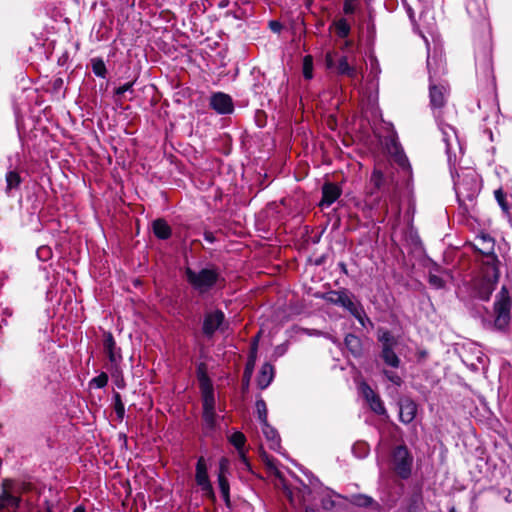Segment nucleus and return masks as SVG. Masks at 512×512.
Wrapping results in <instances>:
<instances>
[{
  "label": "nucleus",
  "instance_id": "nucleus-1",
  "mask_svg": "<svg viewBox=\"0 0 512 512\" xmlns=\"http://www.w3.org/2000/svg\"><path fill=\"white\" fill-rule=\"evenodd\" d=\"M199 382L202 391L203 420L207 428L213 429L216 425L215 397L210 380L199 370Z\"/></svg>",
  "mask_w": 512,
  "mask_h": 512
},
{
  "label": "nucleus",
  "instance_id": "nucleus-2",
  "mask_svg": "<svg viewBox=\"0 0 512 512\" xmlns=\"http://www.w3.org/2000/svg\"><path fill=\"white\" fill-rule=\"evenodd\" d=\"M497 259L489 257L488 265H484L483 278L478 283V294L482 299H488L499 279Z\"/></svg>",
  "mask_w": 512,
  "mask_h": 512
},
{
  "label": "nucleus",
  "instance_id": "nucleus-3",
  "mask_svg": "<svg viewBox=\"0 0 512 512\" xmlns=\"http://www.w3.org/2000/svg\"><path fill=\"white\" fill-rule=\"evenodd\" d=\"M511 298L505 287H502L497 294L495 302V320L494 325L498 329H504L510 321Z\"/></svg>",
  "mask_w": 512,
  "mask_h": 512
},
{
  "label": "nucleus",
  "instance_id": "nucleus-4",
  "mask_svg": "<svg viewBox=\"0 0 512 512\" xmlns=\"http://www.w3.org/2000/svg\"><path fill=\"white\" fill-rule=\"evenodd\" d=\"M189 283L197 290L203 292L209 289L217 280V273L213 269H201L199 271L186 269Z\"/></svg>",
  "mask_w": 512,
  "mask_h": 512
},
{
  "label": "nucleus",
  "instance_id": "nucleus-5",
  "mask_svg": "<svg viewBox=\"0 0 512 512\" xmlns=\"http://www.w3.org/2000/svg\"><path fill=\"white\" fill-rule=\"evenodd\" d=\"M413 457L405 446H398L392 456L393 469L402 478H407L411 473Z\"/></svg>",
  "mask_w": 512,
  "mask_h": 512
},
{
  "label": "nucleus",
  "instance_id": "nucleus-6",
  "mask_svg": "<svg viewBox=\"0 0 512 512\" xmlns=\"http://www.w3.org/2000/svg\"><path fill=\"white\" fill-rule=\"evenodd\" d=\"M379 341L382 343V357L386 364L398 367L400 360L394 352L398 341L387 331L379 332Z\"/></svg>",
  "mask_w": 512,
  "mask_h": 512
},
{
  "label": "nucleus",
  "instance_id": "nucleus-7",
  "mask_svg": "<svg viewBox=\"0 0 512 512\" xmlns=\"http://www.w3.org/2000/svg\"><path fill=\"white\" fill-rule=\"evenodd\" d=\"M103 350L108 358L107 369L120 367L123 361L121 348L117 347L111 332H104Z\"/></svg>",
  "mask_w": 512,
  "mask_h": 512
},
{
  "label": "nucleus",
  "instance_id": "nucleus-8",
  "mask_svg": "<svg viewBox=\"0 0 512 512\" xmlns=\"http://www.w3.org/2000/svg\"><path fill=\"white\" fill-rule=\"evenodd\" d=\"M336 303H339L348 311L351 312L359 321V323L365 327L366 322L371 324L370 320L366 317L364 311L361 307H359L356 303L352 301V299L346 294H338L337 298L334 300Z\"/></svg>",
  "mask_w": 512,
  "mask_h": 512
},
{
  "label": "nucleus",
  "instance_id": "nucleus-9",
  "mask_svg": "<svg viewBox=\"0 0 512 512\" xmlns=\"http://www.w3.org/2000/svg\"><path fill=\"white\" fill-rule=\"evenodd\" d=\"M223 320L224 314L221 311L215 310L208 312L204 319L203 332L208 336L212 335L218 328H220Z\"/></svg>",
  "mask_w": 512,
  "mask_h": 512
},
{
  "label": "nucleus",
  "instance_id": "nucleus-10",
  "mask_svg": "<svg viewBox=\"0 0 512 512\" xmlns=\"http://www.w3.org/2000/svg\"><path fill=\"white\" fill-rule=\"evenodd\" d=\"M196 481L199 486H201L202 490L208 496H213L212 486L209 482L207 475V467L204 459L201 457L197 462L196 467Z\"/></svg>",
  "mask_w": 512,
  "mask_h": 512
},
{
  "label": "nucleus",
  "instance_id": "nucleus-11",
  "mask_svg": "<svg viewBox=\"0 0 512 512\" xmlns=\"http://www.w3.org/2000/svg\"><path fill=\"white\" fill-rule=\"evenodd\" d=\"M474 248L486 256V261L484 262V265H488L489 257H494L496 259V256L493 254L494 250V241L493 239L488 235H481L478 236L475 239L474 242Z\"/></svg>",
  "mask_w": 512,
  "mask_h": 512
},
{
  "label": "nucleus",
  "instance_id": "nucleus-12",
  "mask_svg": "<svg viewBox=\"0 0 512 512\" xmlns=\"http://www.w3.org/2000/svg\"><path fill=\"white\" fill-rule=\"evenodd\" d=\"M7 484L8 480H4L2 483L3 492L0 495V510L7 509L8 512H16L19 507L20 498L7 491Z\"/></svg>",
  "mask_w": 512,
  "mask_h": 512
},
{
  "label": "nucleus",
  "instance_id": "nucleus-13",
  "mask_svg": "<svg viewBox=\"0 0 512 512\" xmlns=\"http://www.w3.org/2000/svg\"><path fill=\"white\" fill-rule=\"evenodd\" d=\"M211 106L218 113L226 114L230 113L233 110L232 100L231 98L224 93H216L211 97L210 101Z\"/></svg>",
  "mask_w": 512,
  "mask_h": 512
},
{
  "label": "nucleus",
  "instance_id": "nucleus-14",
  "mask_svg": "<svg viewBox=\"0 0 512 512\" xmlns=\"http://www.w3.org/2000/svg\"><path fill=\"white\" fill-rule=\"evenodd\" d=\"M360 389L370 408L377 414H384L385 408L379 396L367 384H361Z\"/></svg>",
  "mask_w": 512,
  "mask_h": 512
},
{
  "label": "nucleus",
  "instance_id": "nucleus-15",
  "mask_svg": "<svg viewBox=\"0 0 512 512\" xmlns=\"http://www.w3.org/2000/svg\"><path fill=\"white\" fill-rule=\"evenodd\" d=\"M417 406L410 399H404L400 402L399 416L403 423H410L416 416Z\"/></svg>",
  "mask_w": 512,
  "mask_h": 512
},
{
  "label": "nucleus",
  "instance_id": "nucleus-16",
  "mask_svg": "<svg viewBox=\"0 0 512 512\" xmlns=\"http://www.w3.org/2000/svg\"><path fill=\"white\" fill-rule=\"evenodd\" d=\"M6 187L5 194L7 196H13V191H18L23 182V178L20 173L16 170L8 171L5 175Z\"/></svg>",
  "mask_w": 512,
  "mask_h": 512
},
{
  "label": "nucleus",
  "instance_id": "nucleus-17",
  "mask_svg": "<svg viewBox=\"0 0 512 512\" xmlns=\"http://www.w3.org/2000/svg\"><path fill=\"white\" fill-rule=\"evenodd\" d=\"M467 176L470 177L472 181L470 187H467L468 185L465 183L464 179L459 178L457 181H455V189L458 195L468 192L466 197L472 198L478 191V184L472 173Z\"/></svg>",
  "mask_w": 512,
  "mask_h": 512
},
{
  "label": "nucleus",
  "instance_id": "nucleus-18",
  "mask_svg": "<svg viewBox=\"0 0 512 512\" xmlns=\"http://www.w3.org/2000/svg\"><path fill=\"white\" fill-rule=\"evenodd\" d=\"M446 87L443 85H430V102L433 107L440 108L445 103Z\"/></svg>",
  "mask_w": 512,
  "mask_h": 512
},
{
  "label": "nucleus",
  "instance_id": "nucleus-19",
  "mask_svg": "<svg viewBox=\"0 0 512 512\" xmlns=\"http://www.w3.org/2000/svg\"><path fill=\"white\" fill-rule=\"evenodd\" d=\"M340 196L339 188L334 184H326L323 187L322 206H330Z\"/></svg>",
  "mask_w": 512,
  "mask_h": 512
},
{
  "label": "nucleus",
  "instance_id": "nucleus-20",
  "mask_svg": "<svg viewBox=\"0 0 512 512\" xmlns=\"http://www.w3.org/2000/svg\"><path fill=\"white\" fill-rule=\"evenodd\" d=\"M273 375H274L273 367L270 364L265 363L262 366L260 373L258 375V378H257L258 386L261 389H265L271 383V381L273 379Z\"/></svg>",
  "mask_w": 512,
  "mask_h": 512
},
{
  "label": "nucleus",
  "instance_id": "nucleus-21",
  "mask_svg": "<svg viewBox=\"0 0 512 512\" xmlns=\"http://www.w3.org/2000/svg\"><path fill=\"white\" fill-rule=\"evenodd\" d=\"M262 431L266 439L269 441L270 447L272 449H277L280 447V441L277 432L267 422L262 423Z\"/></svg>",
  "mask_w": 512,
  "mask_h": 512
},
{
  "label": "nucleus",
  "instance_id": "nucleus-22",
  "mask_svg": "<svg viewBox=\"0 0 512 512\" xmlns=\"http://www.w3.org/2000/svg\"><path fill=\"white\" fill-rule=\"evenodd\" d=\"M229 441L231 442L232 445L235 446V448L238 450L239 456L245 461V453L243 450V446L246 441V438L244 434L237 431L230 436Z\"/></svg>",
  "mask_w": 512,
  "mask_h": 512
},
{
  "label": "nucleus",
  "instance_id": "nucleus-23",
  "mask_svg": "<svg viewBox=\"0 0 512 512\" xmlns=\"http://www.w3.org/2000/svg\"><path fill=\"white\" fill-rule=\"evenodd\" d=\"M153 230H154L155 235L162 239L168 238L171 233L169 225L161 219L156 220L153 223Z\"/></svg>",
  "mask_w": 512,
  "mask_h": 512
},
{
  "label": "nucleus",
  "instance_id": "nucleus-24",
  "mask_svg": "<svg viewBox=\"0 0 512 512\" xmlns=\"http://www.w3.org/2000/svg\"><path fill=\"white\" fill-rule=\"evenodd\" d=\"M113 399H114V410L117 416V420L119 422H122L125 416V406L122 401L121 395L119 392L114 391L113 392Z\"/></svg>",
  "mask_w": 512,
  "mask_h": 512
},
{
  "label": "nucleus",
  "instance_id": "nucleus-25",
  "mask_svg": "<svg viewBox=\"0 0 512 512\" xmlns=\"http://www.w3.org/2000/svg\"><path fill=\"white\" fill-rule=\"evenodd\" d=\"M256 360V343L253 346L252 353L250 359L247 363L246 370L244 373V385L247 387L249 385L250 378L253 373L254 365Z\"/></svg>",
  "mask_w": 512,
  "mask_h": 512
},
{
  "label": "nucleus",
  "instance_id": "nucleus-26",
  "mask_svg": "<svg viewBox=\"0 0 512 512\" xmlns=\"http://www.w3.org/2000/svg\"><path fill=\"white\" fill-rule=\"evenodd\" d=\"M91 67H92L93 73L97 77L104 78L106 76L107 70H106V66H105V63L102 58H92L91 59Z\"/></svg>",
  "mask_w": 512,
  "mask_h": 512
},
{
  "label": "nucleus",
  "instance_id": "nucleus-27",
  "mask_svg": "<svg viewBox=\"0 0 512 512\" xmlns=\"http://www.w3.org/2000/svg\"><path fill=\"white\" fill-rule=\"evenodd\" d=\"M108 370L110 371L111 378H112L115 386L119 389H123L125 387L126 383H125V379L123 376V371H122L121 366L112 368V369H108Z\"/></svg>",
  "mask_w": 512,
  "mask_h": 512
},
{
  "label": "nucleus",
  "instance_id": "nucleus-28",
  "mask_svg": "<svg viewBox=\"0 0 512 512\" xmlns=\"http://www.w3.org/2000/svg\"><path fill=\"white\" fill-rule=\"evenodd\" d=\"M347 348L355 355L360 353V340L354 335H347L345 338Z\"/></svg>",
  "mask_w": 512,
  "mask_h": 512
},
{
  "label": "nucleus",
  "instance_id": "nucleus-29",
  "mask_svg": "<svg viewBox=\"0 0 512 512\" xmlns=\"http://www.w3.org/2000/svg\"><path fill=\"white\" fill-rule=\"evenodd\" d=\"M338 72L340 74H346L350 77H354L356 74V69L348 64L346 57H342L338 64Z\"/></svg>",
  "mask_w": 512,
  "mask_h": 512
},
{
  "label": "nucleus",
  "instance_id": "nucleus-30",
  "mask_svg": "<svg viewBox=\"0 0 512 512\" xmlns=\"http://www.w3.org/2000/svg\"><path fill=\"white\" fill-rule=\"evenodd\" d=\"M336 33L340 37L348 36L350 32V26L345 19H340L334 24Z\"/></svg>",
  "mask_w": 512,
  "mask_h": 512
},
{
  "label": "nucleus",
  "instance_id": "nucleus-31",
  "mask_svg": "<svg viewBox=\"0 0 512 512\" xmlns=\"http://www.w3.org/2000/svg\"><path fill=\"white\" fill-rule=\"evenodd\" d=\"M108 383V375L105 372H101L98 376L91 379L89 385L91 387L103 388Z\"/></svg>",
  "mask_w": 512,
  "mask_h": 512
},
{
  "label": "nucleus",
  "instance_id": "nucleus-32",
  "mask_svg": "<svg viewBox=\"0 0 512 512\" xmlns=\"http://www.w3.org/2000/svg\"><path fill=\"white\" fill-rule=\"evenodd\" d=\"M128 91V82L119 86L114 92V101L117 106L123 107L122 97Z\"/></svg>",
  "mask_w": 512,
  "mask_h": 512
},
{
  "label": "nucleus",
  "instance_id": "nucleus-33",
  "mask_svg": "<svg viewBox=\"0 0 512 512\" xmlns=\"http://www.w3.org/2000/svg\"><path fill=\"white\" fill-rule=\"evenodd\" d=\"M256 412H257V415H258V418H259L261 424L266 423L267 422V407L263 400H258L256 402Z\"/></svg>",
  "mask_w": 512,
  "mask_h": 512
},
{
  "label": "nucleus",
  "instance_id": "nucleus-34",
  "mask_svg": "<svg viewBox=\"0 0 512 512\" xmlns=\"http://www.w3.org/2000/svg\"><path fill=\"white\" fill-rule=\"evenodd\" d=\"M313 62L311 56H306L303 61V75L306 79H311L313 76Z\"/></svg>",
  "mask_w": 512,
  "mask_h": 512
},
{
  "label": "nucleus",
  "instance_id": "nucleus-35",
  "mask_svg": "<svg viewBox=\"0 0 512 512\" xmlns=\"http://www.w3.org/2000/svg\"><path fill=\"white\" fill-rule=\"evenodd\" d=\"M218 483H219V488L222 493V496L224 497V499L226 501H228V499H229V484H228V481L226 480L225 476L218 475Z\"/></svg>",
  "mask_w": 512,
  "mask_h": 512
},
{
  "label": "nucleus",
  "instance_id": "nucleus-36",
  "mask_svg": "<svg viewBox=\"0 0 512 512\" xmlns=\"http://www.w3.org/2000/svg\"><path fill=\"white\" fill-rule=\"evenodd\" d=\"M383 181L384 175L382 171L376 167L371 176V183H373L376 188H380Z\"/></svg>",
  "mask_w": 512,
  "mask_h": 512
},
{
  "label": "nucleus",
  "instance_id": "nucleus-37",
  "mask_svg": "<svg viewBox=\"0 0 512 512\" xmlns=\"http://www.w3.org/2000/svg\"><path fill=\"white\" fill-rule=\"evenodd\" d=\"M352 502L358 506H368L371 503V498L364 495H358L353 497Z\"/></svg>",
  "mask_w": 512,
  "mask_h": 512
},
{
  "label": "nucleus",
  "instance_id": "nucleus-38",
  "mask_svg": "<svg viewBox=\"0 0 512 512\" xmlns=\"http://www.w3.org/2000/svg\"><path fill=\"white\" fill-rule=\"evenodd\" d=\"M343 10L346 14L353 13L355 11V1L354 0H345Z\"/></svg>",
  "mask_w": 512,
  "mask_h": 512
},
{
  "label": "nucleus",
  "instance_id": "nucleus-39",
  "mask_svg": "<svg viewBox=\"0 0 512 512\" xmlns=\"http://www.w3.org/2000/svg\"><path fill=\"white\" fill-rule=\"evenodd\" d=\"M228 468H229V461L226 458H222L220 461L219 475L225 476L226 472L228 471Z\"/></svg>",
  "mask_w": 512,
  "mask_h": 512
},
{
  "label": "nucleus",
  "instance_id": "nucleus-40",
  "mask_svg": "<svg viewBox=\"0 0 512 512\" xmlns=\"http://www.w3.org/2000/svg\"><path fill=\"white\" fill-rule=\"evenodd\" d=\"M429 281L430 283L436 287V288H441L443 286V281L441 278H439L438 276L436 275H431L430 278H429Z\"/></svg>",
  "mask_w": 512,
  "mask_h": 512
},
{
  "label": "nucleus",
  "instance_id": "nucleus-41",
  "mask_svg": "<svg viewBox=\"0 0 512 512\" xmlns=\"http://www.w3.org/2000/svg\"><path fill=\"white\" fill-rule=\"evenodd\" d=\"M388 379L396 385H400L401 378L394 373H386Z\"/></svg>",
  "mask_w": 512,
  "mask_h": 512
},
{
  "label": "nucleus",
  "instance_id": "nucleus-42",
  "mask_svg": "<svg viewBox=\"0 0 512 512\" xmlns=\"http://www.w3.org/2000/svg\"><path fill=\"white\" fill-rule=\"evenodd\" d=\"M323 507L325 509H331L334 506V501L331 499V497L323 499Z\"/></svg>",
  "mask_w": 512,
  "mask_h": 512
},
{
  "label": "nucleus",
  "instance_id": "nucleus-43",
  "mask_svg": "<svg viewBox=\"0 0 512 512\" xmlns=\"http://www.w3.org/2000/svg\"><path fill=\"white\" fill-rule=\"evenodd\" d=\"M325 61H326V65H327L328 68L333 67V65H334V58H333L332 53H327Z\"/></svg>",
  "mask_w": 512,
  "mask_h": 512
},
{
  "label": "nucleus",
  "instance_id": "nucleus-44",
  "mask_svg": "<svg viewBox=\"0 0 512 512\" xmlns=\"http://www.w3.org/2000/svg\"><path fill=\"white\" fill-rule=\"evenodd\" d=\"M269 25L274 32H279L281 29V24L279 22L271 21Z\"/></svg>",
  "mask_w": 512,
  "mask_h": 512
},
{
  "label": "nucleus",
  "instance_id": "nucleus-45",
  "mask_svg": "<svg viewBox=\"0 0 512 512\" xmlns=\"http://www.w3.org/2000/svg\"><path fill=\"white\" fill-rule=\"evenodd\" d=\"M119 439L123 441L122 447L128 448V436L125 433H119Z\"/></svg>",
  "mask_w": 512,
  "mask_h": 512
},
{
  "label": "nucleus",
  "instance_id": "nucleus-46",
  "mask_svg": "<svg viewBox=\"0 0 512 512\" xmlns=\"http://www.w3.org/2000/svg\"><path fill=\"white\" fill-rule=\"evenodd\" d=\"M123 487L125 489V497L122 501V504L125 506L126 501L128 500V480L125 481V483L123 484Z\"/></svg>",
  "mask_w": 512,
  "mask_h": 512
},
{
  "label": "nucleus",
  "instance_id": "nucleus-47",
  "mask_svg": "<svg viewBox=\"0 0 512 512\" xmlns=\"http://www.w3.org/2000/svg\"><path fill=\"white\" fill-rule=\"evenodd\" d=\"M495 196H496V199L498 200V202L500 203V205L503 206V194L500 190H497L495 191Z\"/></svg>",
  "mask_w": 512,
  "mask_h": 512
},
{
  "label": "nucleus",
  "instance_id": "nucleus-48",
  "mask_svg": "<svg viewBox=\"0 0 512 512\" xmlns=\"http://www.w3.org/2000/svg\"><path fill=\"white\" fill-rule=\"evenodd\" d=\"M398 163L401 165V166H405L406 163H407V159L405 158V156L403 155H399L397 156V159Z\"/></svg>",
  "mask_w": 512,
  "mask_h": 512
},
{
  "label": "nucleus",
  "instance_id": "nucleus-49",
  "mask_svg": "<svg viewBox=\"0 0 512 512\" xmlns=\"http://www.w3.org/2000/svg\"><path fill=\"white\" fill-rule=\"evenodd\" d=\"M73 512H86L85 508L82 505L75 507Z\"/></svg>",
  "mask_w": 512,
  "mask_h": 512
},
{
  "label": "nucleus",
  "instance_id": "nucleus-50",
  "mask_svg": "<svg viewBox=\"0 0 512 512\" xmlns=\"http://www.w3.org/2000/svg\"><path fill=\"white\" fill-rule=\"evenodd\" d=\"M205 238H206V240H208V241H210V242H212V241H213V236H212V234H211V233H206V234H205Z\"/></svg>",
  "mask_w": 512,
  "mask_h": 512
},
{
  "label": "nucleus",
  "instance_id": "nucleus-51",
  "mask_svg": "<svg viewBox=\"0 0 512 512\" xmlns=\"http://www.w3.org/2000/svg\"><path fill=\"white\" fill-rule=\"evenodd\" d=\"M61 84H62V79H61V78L56 79V80H55V82H54V86H55V87H58V86H60Z\"/></svg>",
  "mask_w": 512,
  "mask_h": 512
},
{
  "label": "nucleus",
  "instance_id": "nucleus-52",
  "mask_svg": "<svg viewBox=\"0 0 512 512\" xmlns=\"http://www.w3.org/2000/svg\"><path fill=\"white\" fill-rule=\"evenodd\" d=\"M306 512H318V511H316V510H315V509H313V508H307V509H306Z\"/></svg>",
  "mask_w": 512,
  "mask_h": 512
},
{
  "label": "nucleus",
  "instance_id": "nucleus-53",
  "mask_svg": "<svg viewBox=\"0 0 512 512\" xmlns=\"http://www.w3.org/2000/svg\"><path fill=\"white\" fill-rule=\"evenodd\" d=\"M425 356H426V352L421 351V352H420V357L424 358Z\"/></svg>",
  "mask_w": 512,
  "mask_h": 512
},
{
  "label": "nucleus",
  "instance_id": "nucleus-54",
  "mask_svg": "<svg viewBox=\"0 0 512 512\" xmlns=\"http://www.w3.org/2000/svg\"><path fill=\"white\" fill-rule=\"evenodd\" d=\"M348 45H350V42L349 41H346L344 46L347 47Z\"/></svg>",
  "mask_w": 512,
  "mask_h": 512
},
{
  "label": "nucleus",
  "instance_id": "nucleus-55",
  "mask_svg": "<svg viewBox=\"0 0 512 512\" xmlns=\"http://www.w3.org/2000/svg\"><path fill=\"white\" fill-rule=\"evenodd\" d=\"M449 512H455V508L452 507Z\"/></svg>",
  "mask_w": 512,
  "mask_h": 512
},
{
  "label": "nucleus",
  "instance_id": "nucleus-56",
  "mask_svg": "<svg viewBox=\"0 0 512 512\" xmlns=\"http://www.w3.org/2000/svg\"><path fill=\"white\" fill-rule=\"evenodd\" d=\"M46 512H52V511H51L50 509H47V511H46Z\"/></svg>",
  "mask_w": 512,
  "mask_h": 512
}]
</instances>
